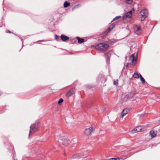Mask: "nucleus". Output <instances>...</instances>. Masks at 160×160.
Returning a JSON list of instances; mask_svg holds the SVG:
<instances>
[{
    "mask_svg": "<svg viewBox=\"0 0 160 160\" xmlns=\"http://www.w3.org/2000/svg\"><path fill=\"white\" fill-rule=\"evenodd\" d=\"M133 77L135 78H138L140 77V75H139L138 73L135 72L133 74Z\"/></svg>",
    "mask_w": 160,
    "mask_h": 160,
    "instance_id": "18",
    "label": "nucleus"
},
{
    "mask_svg": "<svg viewBox=\"0 0 160 160\" xmlns=\"http://www.w3.org/2000/svg\"><path fill=\"white\" fill-rule=\"evenodd\" d=\"M81 156L79 155L78 154H76L73 155L72 157L73 158H79L80 157H81Z\"/></svg>",
    "mask_w": 160,
    "mask_h": 160,
    "instance_id": "22",
    "label": "nucleus"
},
{
    "mask_svg": "<svg viewBox=\"0 0 160 160\" xmlns=\"http://www.w3.org/2000/svg\"><path fill=\"white\" fill-rule=\"evenodd\" d=\"M76 38L78 40V42L79 44L83 43L84 41V39L80 38L78 37H77Z\"/></svg>",
    "mask_w": 160,
    "mask_h": 160,
    "instance_id": "15",
    "label": "nucleus"
},
{
    "mask_svg": "<svg viewBox=\"0 0 160 160\" xmlns=\"http://www.w3.org/2000/svg\"><path fill=\"white\" fill-rule=\"evenodd\" d=\"M70 5V3L67 2V1H65L64 3V7L65 8L69 6Z\"/></svg>",
    "mask_w": 160,
    "mask_h": 160,
    "instance_id": "19",
    "label": "nucleus"
},
{
    "mask_svg": "<svg viewBox=\"0 0 160 160\" xmlns=\"http://www.w3.org/2000/svg\"><path fill=\"white\" fill-rule=\"evenodd\" d=\"M115 160H119L120 159L119 158H115Z\"/></svg>",
    "mask_w": 160,
    "mask_h": 160,
    "instance_id": "28",
    "label": "nucleus"
},
{
    "mask_svg": "<svg viewBox=\"0 0 160 160\" xmlns=\"http://www.w3.org/2000/svg\"><path fill=\"white\" fill-rule=\"evenodd\" d=\"M126 3L128 4H131L132 2V0H126Z\"/></svg>",
    "mask_w": 160,
    "mask_h": 160,
    "instance_id": "21",
    "label": "nucleus"
},
{
    "mask_svg": "<svg viewBox=\"0 0 160 160\" xmlns=\"http://www.w3.org/2000/svg\"><path fill=\"white\" fill-rule=\"evenodd\" d=\"M156 134V132L153 130H151L149 132V134L152 138L155 137Z\"/></svg>",
    "mask_w": 160,
    "mask_h": 160,
    "instance_id": "12",
    "label": "nucleus"
},
{
    "mask_svg": "<svg viewBox=\"0 0 160 160\" xmlns=\"http://www.w3.org/2000/svg\"><path fill=\"white\" fill-rule=\"evenodd\" d=\"M118 80H116V81L114 80L113 82V84L114 85H117L118 84Z\"/></svg>",
    "mask_w": 160,
    "mask_h": 160,
    "instance_id": "25",
    "label": "nucleus"
},
{
    "mask_svg": "<svg viewBox=\"0 0 160 160\" xmlns=\"http://www.w3.org/2000/svg\"><path fill=\"white\" fill-rule=\"evenodd\" d=\"M109 47L108 44L99 43L95 46V48L100 51H104L107 50Z\"/></svg>",
    "mask_w": 160,
    "mask_h": 160,
    "instance_id": "2",
    "label": "nucleus"
},
{
    "mask_svg": "<svg viewBox=\"0 0 160 160\" xmlns=\"http://www.w3.org/2000/svg\"><path fill=\"white\" fill-rule=\"evenodd\" d=\"M55 38L56 40L57 41H58L59 39V38L58 37L57 35L56 34L55 35Z\"/></svg>",
    "mask_w": 160,
    "mask_h": 160,
    "instance_id": "26",
    "label": "nucleus"
},
{
    "mask_svg": "<svg viewBox=\"0 0 160 160\" xmlns=\"http://www.w3.org/2000/svg\"><path fill=\"white\" fill-rule=\"evenodd\" d=\"M93 131L92 127H89L86 128L84 131L85 133L87 135H90Z\"/></svg>",
    "mask_w": 160,
    "mask_h": 160,
    "instance_id": "6",
    "label": "nucleus"
},
{
    "mask_svg": "<svg viewBox=\"0 0 160 160\" xmlns=\"http://www.w3.org/2000/svg\"><path fill=\"white\" fill-rule=\"evenodd\" d=\"M134 11V9L133 8L132 10L126 13L123 16V19H124L127 18H131L132 16V11Z\"/></svg>",
    "mask_w": 160,
    "mask_h": 160,
    "instance_id": "4",
    "label": "nucleus"
},
{
    "mask_svg": "<svg viewBox=\"0 0 160 160\" xmlns=\"http://www.w3.org/2000/svg\"><path fill=\"white\" fill-rule=\"evenodd\" d=\"M121 17L120 16H118L116 17L115 18H114L113 20H112V22L113 21L116 20H117L118 19H119L120 17Z\"/></svg>",
    "mask_w": 160,
    "mask_h": 160,
    "instance_id": "23",
    "label": "nucleus"
},
{
    "mask_svg": "<svg viewBox=\"0 0 160 160\" xmlns=\"http://www.w3.org/2000/svg\"><path fill=\"white\" fill-rule=\"evenodd\" d=\"M128 113V112L127 110L126 109H124L121 114V117L122 118H123V117L126 115Z\"/></svg>",
    "mask_w": 160,
    "mask_h": 160,
    "instance_id": "17",
    "label": "nucleus"
},
{
    "mask_svg": "<svg viewBox=\"0 0 160 160\" xmlns=\"http://www.w3.org/2000/svg\"><path fill=\"white\" fill-rule=\"evenodd\" d=\"M137 56L138 54H137L135 58L134 54H132L130 57V59L132 62L133 65H135L136 63V61L137 59Z\"/></svg>",
    "mask_w": 160,
    "mask_h": 160,
    "instance_id": "5",
    "label": "nucleus"
},
{
    "mask_svg": "<svg viewBox=\"0 0 160 160\" xmlns=\"http://www.w3.org/2000/svg\"><path fill=\"white\" fill-rule=\"evenodd\" d=\"M63 100L62 98H60L58 101V103L59 104H60L61 103H62L63 101Z\"/></svg>",
    "mask_w": 160,
    "mask_h": 160,
    "instance_id": "24",
    "label": "nucleus"
},
{
    "mask_svg": "<svg viewBox=\"0 0 160 160\" xmlns=\"http://www.w3.org/2000/svg\"><path fill=\"white\" fill-rule=\"evenodd\" d=\"M70 141L68 138L64 139L63 140L62 143V144L65 145H67L69 143Z\"/></svg>",
    "mask_w": 160,
    "mask_h": 160,
    "instance_id": "9",
    "label": "nucleus"
},
{
    "mask_svg": "<svg viewBox=\"0 0 160 160\" xmlns=\"http://www.w3.org/2000/svg\"><path fill=\"white\" fill-rule=\"evenodd\" d=\"M135 94V92L134 91H132L131 92L129 93L128 95V98H130L132 97Z\"/></svg>",
    "mask_w": 160,
    "mask_h": 160,
    "instance_id": "10",
    "label": "nucleus"
},
{
    "mask_svg": "<svg viewBox=\"0 0 160 160\" xmlns=\"http://www.w3.org/2000/svg\"><path fill=\"white\" fill-rule=\"evenodd\" d=\"M135 32L137 34H139L141 33V28L140 27L137 26V28L135 30Z\"/></svg>",
    "mask_w": 160,
    "mask_h": 160,
    "instance_id": "14",
    "label": "nucleus"
},
{
    "mask_svg": "<svg viewBox=\"0 0 160 160\" xmlns=\"http://www.w3.org/2000/svg\"><path fill=\"white\" fill-rule=\"evenodd\" d=\"M115 158H112L110 159H109L108 160H115Z\"/></svg>",
    "mask_w": 160,
    "mask_h": 160,
    "instance_id": "27",
    "label": "nucleus"
},
{
    "mask_svg": "<svg viewBox=\"0 0 160 160\" xmlns=\"http://www.w3.org/2000/svg\"><path fill=\"white\" fill-rule=\"evenodd\" d=\"M111 52L112 51H110L108 52H106L104 55L106 60V62L107 63L110 60Z\"/></svg>",
    "mask_w": 160,
    "mask_h": 160,
    "instance_id": "7",
    "label": "nucleus"
},
{
    "mask_svg": "<svg viewBox=\"0 0 160 160\" xmlns=\"http://www.w3.org/2000/svg\"><path fill=\"white\" fill-rule=\"evenodd\" d=\"M40 123L39 122L35 123L31 125L30 128V131L29 134V137L31 135L37 132L39 128Z\"/></svg>",
    "mask_w": 160,
    "mask_h": 160,
    "instance_id": "1",
    "label": "nucleus"
},
{
    "mask_svg": "<svg viewBox=\"0 0 160 160\" xmlns=\"http://www.w3.org/2000/svg\"><path fill=\"white\" fill-rule=\"evenodd\" d=\"M148 11L147 9H143L141 10L138 15V18L141 21H143L147 17Z\"/></svg>",
    "mask_w": 160,
    "mask_h": 160,
    "instance_id": "3",
    "label": "nucleus"
},
{
    "mask_svg": "<svg viewBox=\"0 0 160 160\" xmlns=\"http://www.w3.org/2000/svg\"><path fill=\"white\" fill-rule=\"evenodd\" d=\"M74 93L73 90L72 89H71L67 93V96L69 97L71 96Z\"/></svg>",
    "mask_w": 160,
    "mask_h": 160,
    "instance_id": "13",
    "label": "nucleus"
},
{
    "mask_svg": "<svg viewBox=\"0 0 160 160\" xmlns=\"http://www.w3.org/2000/svg\"><path fill=\"white\" fill-rule=\"evenodd\" d=\"M115 26V24L114 23L112 24L107 29L108 32H109L111 29H112Z\"/></svg>",
    "mask_w": 160,
    "mask_h": 160,
    "instance_id": "16",
    "label": "nucleus"
},
{
    "mask_svg": "<svg viewBox=\"0 0 160 160\" xmlns=\"http://www.w3.org/2000/svg\"><path fill=\"white\" fill-rule=\"evenodd\" d=\"M140 78L141 81L142 83H144L145 82V80L144 78L142 77L141 75H140Z\"/></svg>",
    "mask_w": 160,
    "mask_h": 160,
    "instance_id": "20",
    "label": "nucleus"
},
{
    "mask_svg": "<svg viewBox=\"0 0 160 160\" xmlns=\"http://www.w3.org/2000/svg\"><path fill=\"white\" fill-rule=\"evenodd\" d=\"M142 129V128L141 126H138L137 127L133 129L131 131L132 133H134L138 132H141Z\"/></svg>",
    "mask_w": 160,
    "mask_h": 160,
    "instance_id": "8",
    "label": "nucleus"
},
{
    "mask_svg": "<svg viewBox=\"0 0 160 160\" xmlns=\"http://www.w3.org/2000/svg\"><path fill=\"white\" fill-rule=\"evenodd\" d=\"M61 38L63 41H67L69 39L68 37L63 34L61 36Z\"/></svg>",
    "mask_w": 160,
    "mask_h": 160,
    "instance_id": "11",
    "label": "nucleus"
}]
</instances>
